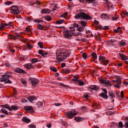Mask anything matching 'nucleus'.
Returning <instances> with one entry per match:
<instances>
[{"instance_id": "f257e3e1", "label": "nucleus", "mask_w": 128, "mask_h": 128, "mask_svg": "<svg viewBox=\"0 0 128 128\" xmlns=\"http://www.w3.org/2000/svg\"><path fill=\"white\" fill-rule=\"evenodd\" d=\"M74 18H76L77 20L80 18V20H92V17L84 12H80L75 16Z\"/></svg>"}, {"instance_id": "f03ea898", "label": "nucleus", "mask_w": 128, "mask_h": 128, "mask_svg": "<svg viewBox=\"0 0 128 128\" xmlns=\"http://www.w3.org/2000/svg\"><path fill=\"white\" fill-rule=\"evenodd\" d=\"M70 53H66L62 52H57L56 53V58L59 62H62L64 60L70 56Z\"/></svg>"}, {"instance_id": "7ed1b4c3", "label": "nucleus", "mask_w": 128, "mask_h": 128, "mask_svg": "<svg viewBox=\"0 0 128 128\" xmlns=\"http://www.w3.org/2000/svg\"><path fill=\"white\" fill-rule=\"evenodd\" d=\"M12 76L8 74H5L2 76V78H0V82H5L4 84H12V80H8V78Z\"/></svg>"}, {"instance_id": "20e7f679", "label": "nucleus", "mask_w": 128, "mask_h": 128, "mask_svg": "<svg viewBox=\"0 0 128 128\" xmlns=\"http://www.w3.org/2000/svg\"><path fill=\"white\" fill-rule=\"evenodd\" d=\"M65 115L68 118H72L74 116H76V112L74 110H72V111L67 112L65 114Z\"/></svg>"}, {"instance_id": "39448f33", "label": "nucleus", "mask_w": 128, "mask_h": 128, "mask_svg": "<svg viewBox=\"0 0 128 128\" xmlns=\"http://www.w3.org/2000/svg\"><path fill=\"white\" fill-rule=\"evenodd\" d=\"M10 10H11L10 13L12 14H20V10L16 6H12L10 7Z\"/></svg>"}, {"instance_id": "423d86ee", "label": "nucleus", "mask_w": 128, "mask_h": 128, "mask_svg": "<svg viewBox=\"0 0 128 128\" xmlns=\"http://www.w3.org/2000/svg\"><path fill=\"white\" fill-rule=\"evenodd\" d=\"M63 34L65 38H68V40H70L72 38V34L70 33V31L68 30H65L63 32Z\"/></svg>"}, {"instance_id": "0eeeda50", "label": "nucleus", "mask_w": 128, "mask_h": 128, "mask_svg": "<svg viewBox=\"0 0 128 128\" xmlns=\"http://www.w3.org/2000/svg\"><path fill=\"white\" fill-rule=\"evenodd\" d=\"M99 60L102 64H104V66H106L108 64V60H106V57L104 56H99Z\"/></svg>"}, {"instance_id": "6e6552de", "label": "nucleus", "mask_w": 128, "mask_h": 128, "mask_svg": "<svg viewBox=\"0 0 128 128\" xmlns=\"http://www.w3.org/2000/svg\"><path fill=\"white\" fill-rule=\"evenodd\" d=\"M30 82H31V83L32 84V86H36V84H38V80L36 78H29Z\"/></svg>"}, {"instance_id": "1a4fd4ad", "label": "nucleus", "mask_w": 128, "mask_h": 128, "mask_svg": "<svg viewBox=\"0 0 128 128\" xmlns=\"http://www.w3.org/2000/svg\"><path fill=\"white\" fill-rule=\"evenodd\" d=\"M24 110H26V112H30L31 113L34 112V108H32V106H25L24 107Z\"/></svg>"}, {"instance_id": "9d476101", "label": "nucleus", "mask_w": 128, "mask_h": 128, "mask_svg": "<svg viewBox=\"0 0 128 128\" xmlns=\"http://www.w3.org/2000/svg\"><path fill=\"white\" fill-rule=\"evenodd\" d=\"M28 100L30 102H32V104L33 102H36V100L37 98L34 96H30L28 98Z\"/></svg>"}, {"instance_id": "9b49d317", "label": "nucleus", "mask_w": 128, "mask_h": 128, "mask_svg": "<svg viewBox=\"0 0 128 128\" xmlns=\"http://www.w3.org/2000/svg\"><path fill=\"white\" fill-rule=\"evenodd\" d=\"M100 82L102 84H104L105 86H112V84L108 82V80H100Z\"/></svg>"}, {"instance_id": "f8f14e48", "label": "nucleus", "mask_w": 128, "mask_h": 128, "mask_svg": "<svg viewBox=\"0 0 128 128\" xmlns=\"http://www.w3.org/2000/svg\"><path fill=\"white\" fill-rule=\"evenodd\" d=\"M38 54H40L42 56H43V58H46V56H48V53L46 52V51H44V50H39Z\"/></svg>"}, {"instance_id": "ddd939ff", "label": "nucleus", "mask_w": 128, "mask_h": 128, "mask_svg": "<svg viewBox=\"0 0 128 128\" xmlns=\"http://www.w3.org/2000/svg\"><path fill=\"white\" fill-rule=\"evenodd\" d=\"M118 54L119 56L121 58L122 60H128V56H126V55L122 53H119Z\"/></svg>"}, {"instance_id": "4468645a", "label": "nucleus", "mask_w": 128, "mask_h": 128, "mask_svg": "<svg viewBox=\"0 0 128 128\" xmlns=\"http://www.w3.org/2000/svg\"><path fill=\"white\" fill-rule=\"evenodd\" d=\"M41 13L44 14H50V9L48 8H44L41 10Z\"/></svg>"}, {"instance_id": "2eb2a0df", "label": "nucleus", "mask_w": 128, "mask_h": 128, "mask_svg": "<svg viewBox=\"0 0 128 128\" xmlns=\"http://www.w3.org/2000/svg\"><path fill=\"white\" fill-rule=\"evenodd\" d=\"M24 68H28V70H30V68H34V66L32 63H28L24 65Z\"/></svg>"}, {"instance_id": "dca6fc26", "label": "nucleus", "mask_w": 128, "mask_h": 128, "mask_svg": "<svg viewBox=\"0 0 128 128\" xmlns=\"http://www.w3.org/2000/svg\"><path fill=\"white\" fill-rule=\"evenodd\" d=\"M100 96L102 98H104V100H108V94H105L104 92H102L100 94Z\"/></svg>"}, {"instance_id": "f3484780", "label": "nucleus", "mask_w": 128, "mask_h": 128, "mask_svg": "<svg viewBox=\"0 0 128 128\" xmlns=\"http://www.w3.org/2000/svg\"><path fill=\"white\" fill-rule=\"evenodd\" d=\"M16 72H18V74H26V71L20 68H16Z\"/></svg>"}, {"instance_id": "a211bd4d", "label": "nucleus", "mask_w": 128, "mask_h": 128, "mask_svg": "<svg viewBox=\"0 0 128 128\" xmlns=\"http://www.w3.org/2000/svg\"><path fill=\"white\" fill-rule=\"evenodd\" d=\"M72 26L70 27V28H72V30L74 32V28H77L80 26V24H76V23H74L72 25Z\"/></svg>"}, {"instance_id": "6ab92c4d", "label": "nucleus", "mask_w": 128, "mask_h": 128, "mask_svg": "<svg viewBox=\"0 0 128 128\" xmlns=\"http://www.w3.org/2000/svg\"><path fill=\"white\" fill-rule=\"evenodd\" d=\"M22 121L24 122H26V124H28L29 122H30V119L26 118V117H23L22 119Z\"/></svg>"}, {"instance_id": "aec40b11", "label": "nucleus", "mask_w": 128, "mask_h": 128, "mask_svg": "<svg viewBox=\"0 0 128 128\" xmlns=\"http://www.w3.org/2000/svg\"><path fill=\"white\" fill-rule=\"evenodd\" d=\"M82 4H84V1L86 0V2L88 4H90V2H95L96 0H79Z\"/></svg>"}, {"instance_id": "412c9836", "label": "nucleus", "mask_w": 128, "mask_h": 128, "mask_svg": "<svg viewBox=\"0 0 128 128\" xmlns=\"http://www.w3.org/2000/svg\"><path fill=\"white\" fill-rule=\"evenodd\" d=\"M2 106L3 108H6L7 110H12V107L10 106V105L8 104H3Z\"/></svg>"}, {"instance_id": "4be33fe9", "label": "nucleus", "mask_w": 128, "mask_h": 128, "mask_svg": "<svg viewBox=\"0 0 128 128\" xmlns=\"http://www.w3.org/2000/svg\"><path fill=\"white\" fill-rule=\"evenodd\" d=\"M74 120H76V122H80L84 120V118H82L80 116H76L74 118Z\"/></svg>"}, {"instance_id": "5701e85b", "label": "nucleus", "mask_w": 128, "mask_h": 128, "mask_svg": "<svg viewBox=\"0 0 128 128\" xmlns=\"http://www.w3.org/2000/svg\"><path fill=\"white\" fill-rule=\"evenodd\" d=\"M70 70L68 68H64L62 71V74H70Z\"/></svg>"}, {"instance_id": "b1692460", "label": "nucleus", "mask_w": 128, "mask_h": 128, "mask_svg": "<svg viewBox=\"0 0 128 128\" xmlns=\"http://www.w3.org/2000/svg\"><path fill=\"white\" fill-rule=\"evenodd\" d=\"M68 12H65L64 14H63L62 15L60 16V17L64 18H66V20H68V19H70V17L66 16H68Z\"/></svg>"}, {"instance_id": "393cba45", "label": "nucleus", "mask_w": 128, "mask_h": 128, "mask_svg": "<svg viewBox=\"0 0 128 128\" xmlns=\"http://www.w3.org/2000/svg\"><path fill=\"white\" fill-rule=\"evenodd\" d=\"M80 24H81V26H83L84 28H86V24H88V22H86V21L82 20L80 22Z\"/></svg>"}, {"instance_id": "a878e982", "label": "nucleus", "mask_w": 128, "mask_h": 128, "mask_svg": "<svg viewBox=\"0 0 128 128\" xmlns=\"http://www.w3.org/2000/svg\"><path fill=\"white\" fill-rule=\"evenodd\" d=\"M89 88L92 90H98V87L96 85H93L92 87H90Z\"/></svg>"}, {"instance_id": "bb28decb", "label": "nucleus", "mask_w": 128, "mask_h": 128, "mask_svg": "<svg viewBox=\"0 0 128 128\" xmlns=\"http://www.w3.org/2000/svg\"><path fill=\"white\" fill-rule=\"evenodd\" d=\"M100 16L102 18H104L105 20H108V14H102Z\"/></svg>"}, {"instance_id": "cd10ccee", "label": "nucleus", "mask_w": 128, "mask_h": 128, "mask_svg": "<svg viewBox=\"0 0 128 128\" xmlns=\"http://www.w3.org/2000/svg\"><path fill=\"white\" fill-rule=\"evenodd\" d=\"M77 30L78 32H84V27H83L82 26H80V25H79L78 27L77 28Z\"/></svg>"}, {"instance_id": "c85d7f7f", "label": "nucleus", "mask_w": 128, "mask_h": 128, "mask_svg": "<svg viewBox=\"0 0 128 128\" xmlns=\"http://www.w3.org/2000/svg\"><path fill=\"white\" fill-rule=\"evenodd\" d=\"M64 20H56V24H64Z\"/></svg>"}, {"instance_id": "c756f323", "label": "nucleus", "mask_w": 128, "mask_h": 128, "mask_svg": "<svg viewBox=\"0 0 128 128\" xmlns=\"http://www.w3.org/2000/svg\"><path fill=\"white\" fill-rule=\"evenodd\" d=\"M18 110V107L14 106V105H13L11 107V110H10V112H12V110Z\"/></svg>"}, {"instance_id": "7c9ffc66", "label": "nucleus", "mask_w": 128, "mask_h": 128, "mask_svg": "<svg viewBox=\"0 0 128 128\" xmlns=\"http://www.w3.org/2000/svg\"><path fill=\"white\" fill-rule=\"evenodd\" d=\"M0 112H2L3 114H7L8 116V110L6 109L2 108L0 111Z\"/></svg>"}, {"instance_id": "2f4dec72", "label": "nucleus", "mask_w": 128, "mask_h": 128, "mask_svg": "<svg viewBox=\"0 0 128 128\" xmlns=\"http://www.w3.org/2000/svg\"><path fill=\"white\" fill-rule=\"evenodd\" d=\"M32 64H34L38 62V60L36 58H33L31 59Z\"/></svg>"}, {"instance_id": "473e14b6", "label": "nucleus", "mask_w": 128, "mask_h": 128, "mask_svg": "<svg viewBox=\"0 0 128 128\" xmlns=\"http://www.w3.org/2000/svg\"><path fill=\"white\" fill-rule=\"evenodd\" d=\"M92 57L94 60L98 58V56H96V54L95 52H92Z\"/></svg>"}, {"instance_id": "72a5a7b5", "label": "nucleus", "mask_w": 128, "mask_h": 128, "mask_svg": "<svg viewBox=\"0 0 128 128\" xmlns=\"http://www.w3.org/2000/svg\"><path fill=\"white\" fill-rule=\"evenodd\" d=\"M38 30H44V26H42V25L41 24H38Z\"/></svg>"}, {"instance_id": "f704fd0d", "label": "nucleus", "mask_w": 128, "mask_h": 128, "mask_svg": "<svg viewBox=\"0 0 128 128\" xmlns=\"http://www.w3.org/2000/svg\"><path fill=\"white\" fill-rule=\"evenodd\" d=\"M34 22H38V24H40V22H44V20H40V19H38V18L34 19Z\"/></svg>"}, {"instance_id": "c9c22d12", "label": "nucleus", "mask_w": 128, "mask_h": 128, "mask_svg": "<svg viewBox=\"0 0 128 128\" xmlns=\"http://www.w3.org/2000/svg\"><path fill=\"white\" fill-rule=\"evenodd\" d=\"M6 26V23L5 24L1 23V24H0V30H4V28Z\"/></svg>"}, {"instance_id": "e433bc0d", "label": "nucleus", "mask_w": 128, "mask_h": 128, "mask_svg": "<svg viewBox=\"0 0 128 128\" xmlns=\"http://www.w3.org/2000/svg\"><path fill=\"white\" fill-rule=\"evenodd\" d=\"M37 108H40L42 106V102L38 101L36 104Z\"/></svg>"}, {"instance_id": "4c0bfd02", "label": "nucleus", "mask_w": 128, "mask_h": 128, "mask_svg": "<svg viewBox=\"0 0 128 128\" xmlns=\"http://www.w3.org/2000/svg\"><path fill=\"white\" fill-rule=\"evenodd\" d=\"M45 20H47L48 22H50L52 18H50V16H45L44 17Z\"/></svg>"}, {"instance_id": "58836bf2", "label": "nucleus", "mask_w": 128, "mask_h": 128, "mask_svg": "<svg viewBox=\"0 0 128 128\" xmlns=\"http://www.w3.org/2000/svg\"><path fill=\"white\" fill-rule=\"evenodd\" d=\"M16 18L18 22H22V20H24V18L20 16H16Z\"/></svg>"}, {"instance_id": "ea45409f", "label": "nucleus", "mask_w": 128, "mask_h": 128, "mask_svg": "<svg viewBox=\"0 0 128 128\" xmlns=\"http://www.w3.org/2000/svg\"><path fill=\"white\" fill-rule=\"evenodd\" d=\"M14 2L10 1H7L5 2L4 4L5 6H10V4H13Z\"/></svg>"}, {"instance_id": "a19ab883", "label": "nucleus", "mask_w": 128, "mask_h": 128, "mask_svg": "<svg viewBox=\"0 0 128 128\" xmlns=\"http://www.w3.org/2000/svg\"><path fill=\"white\" fill-rule=\"evenodd\" d=\"M125 119H126V121H125L124 126L125 128H128V117H126Z\"/></svg>"}, {"instance_id": "79ce46f5", "label": "nucleus", "mask_w": 128, "mask_h": 128, "mask_svg": "<svg viewBox=\"0 0 128 128\" xmlns=\"http://www.w3.org/2000/svg\"><path fill=\"white\" fill-rule=\"evenodd\" d=\"M119 44H120V46H126V42H124V40H122L119 42Z\"/></svg>"}, {"instance_id": "37998d69", "label": "nucleus", "mask_w": 128, "mask_h": 128, "mask_svg": "<svg viewBox=\"0 0 128 128\" xmlns=\"http://www.w3.org/2000/svg\"><path fill=\"white\" fill-rule=\"evenodd\" d=\"M8 38H10V40H15L16 36H14L10 34H8Z\"/></svg>"}, {"instance_id": "c03bdc74", "label": "nucleus", "mask_w": 128, "mask_h": 128, "mask_svg": "<svg viewBox=\"0 0 128 128\" xmlns=\"http://www.w3.org/2000/svg\"><path fill=\"white\" fill-rule=\"evenodd\" d=\"M108 28H110L108 27V26H104L103 28H102V26H101L100 28V30H108Z\"/></svg>"}, {"instance_id": "a18cd8bd", "label": "nucleus", "mask_w": 128, "mask_h": 128, "mask_svg": "<svg viewBox=\"0 0 128 128\" xmlns=\"http://www.w3.org/2000/svg\"><path fill=\"white\" fill-rule=\"evenodd\" d=\"M40 48H44V44L42 42H39L38 44Z\"/></svg>"}, {"instance_id": "49530a36", "label": "nucleus", "mask_w": 128, "mask_h": 128, "mask_svg": "<svg viewBox=\"0 0 128 128\" xmlns=\"http://www.w3.org/2000/svg\"><path fill=\"white\" fill-rule=\"evenodd\" d=\"M78 83L79 84L80 86H84V83L82 80H78Z\"/></svg>"}, {"instance_id": "de8ad7c7", "label": "nucleus", "mask_w": 128, "mask_h": 128, "mask_svg": "<svg viewBox=\"0 0 128 128\" xmlns=\"http://www.w3.org/2000/svg\"><path fill=\"white\" fill-rule=\"evenodd\" d=\"M115 82L118 85V84H122V80L120 79H118V80H116Z\"/></svg>"}, {"instance_id": "09e8293b", "label": "nucleus", "mask_w": 128, "mask_h": 128, "mask_svg": "<svg viewBox=\"0 0 128 128\" xmlns=\"http://www.w3.org/2000/svg\"><path fill=\"white\" fill-rule=\"evenodd\" d=\"M82 56L84 60H86V58H88V56H86V52H84L82 54Z\"/></svg>"}, {"instance_id": "8fccbe9b", "label": "nucleus", "mask_w": 128, "mask_h": 128, "mask_svg": "<svg viewBox=\"0 0 128 128\" xmlns=\"http://www.w3.org/2000/svg\"><path fill=\"white\" fill-rule=\"evenodd\" d=\"M51 70H52V72H58V70L56 69V67L52 66L50 68Z\"/></svg>"}, {"instance_id": "3c124183", "label": "nucleus", "mask_w": 128, "mask_h": 128, "mask_svg": "<svg viewBox=\"0 0 128 128\" xmlns=\"http://www.w3.org/2000/svg\"><path fill=\"white\" fill-rule=\"evenodd\" d=\"M84 96L85 98H90V96H88V93H84Z\"/></svg>"}, {"instance_id": "603ef678", "label": "nucleus", "mask_w": 128, "mask_h": 128, "mask_svg": "<svg viewBox=\"0 0 128 128\" xmlns=\"http://www.w3.org/2000/svg\"><path fill=\"white\" fill-rule=\"evenodd\" d=\"M20 82H22V84H26V80H24V78H21L20 79Z\"/></svg>"}, {"instance_id": "864d4df0", "label": "nucleus", "mask_w": 128, "mask_h": 128, "mask_svg": "<svg viewBox=\"0 0 128 128\" xmlns=\"http://www.w3.org/2000/svg\"><path fill=\"white\" fill-rule=\"evenodd\" d=\"M109 96H111V98H115L116 96H114V94L112 93V92H109Z\"/></svg>"}, {"instance_id": "5fc2aeb1", "label": "nucleus", "mask_w": 128, "mask_h": 128, "mask_svg": "<svg viewBox=\"0 0 128 128\" xmlns=\"http://www.w3.org/2000/svg\"><path fill=\"white\" fill-rule=\"evenodd\" d=\"M8 50L10 52H12L13 54L16 52V50H14L13 48H10L8 49Z\"/></svg>"}, {"instance_id": "6e6d98bb", "label": "nucleus", "mask_w": 128, "mask_h": 128, "mask_svg": "<svg viewBox=\"0 0 128 128\" xmlns=\"http://www.w3.org/2000/svg\"><path fill=\"white\" fill-rule=\"evenodd\" d=\"M28 128H36V125L34 124H30L28 126Z\"/></svg>"}, {"instance_id": "4d7b16f0", "label": "nucleus", "mask_w": 128, "mask_h": 128, "mask_svg": "<svg viewBox=\"0 0 128 128\" xmlns=\"http://www.w3.org/2000/svg\"><path fill=\"white\" fill-rule=\"evenodd\" d=\"M119 126L120 128H124V124H122V122H118Z\"/></svg>"}, {"instance_id": "13d9d810", "label": "nucleus", "mask_w": 128, "mask_h": 128, "mask_svg": "<svg viewBox=\"0 0 128 128\" xmlns=\"http://www.w3.org/2000/svg\"><path fill=\"white\" fill-rule=\"evenodd\" d=\"M12 22H10L8 24L6 23V26H12Z\"/></svg>"}, {"instance_id": "bf43d9fd", "label": "nucleus", "mask_w": 128, "mask_h": 128, "mask_svg": "<svg viewBox=\"0 0 128 128\" xmlns=\"http://www.w3.org/2000/svg\"><path fill=\"white\" fill-rule=\"evenodd\" d=\"M74 36H82V32H78L76 34H74Z\"/></svg>"}, {"instance_id": "052dcab7", "label": "nucleus", "mask_w": 128, "mask_h": 128, "mask_svg": "<svg viewBox=\"0 0 128 128\" xmlns=\"http://www.w3.org/2000/svg\"><path fill=\"white\" fill-rule=\"evenodd\" d=\"M118 17H114V16H113L112 18V20H118Z\"/></svg>"}, {"instance_id": "680f3d73", "label": "nucleus", "mask_w": 128, "mask_h": 128, "mask_svg": "<svg viewBox=\"0 0 128 128\" xmlns=\"http://www.w3.org/2000/svg\"><path fill=\"white\" fill-rule=\"evenodd\" d=\"M26 20L27 22H32V18L30 17H28Z\"/></svg>"}, {"instance_id": "e2e57ef3", "label": "nucleus", "mask_w": 128, "mask_h": 128, "mask_svg": "<svg viewBox=\"0 0 128 128\" xmlns=\"http://www.w3.org/2000/svg\"><path fill=\"white\" fill-rule=\"evenodd\" d=\"M102 92H104V94H108V91L106 88H102Z\"/></svg>"}, {"instance_id": "0e129e2a", "label": "nucleus", "mask_w": 128, "mask_h": 128, "mask_svg": "<svg viewBox=\"0 0 128 128\" xmlns=\"http://www.w3.org/2000/svg\"><path fill=\"white\" fill-rule=\"evenodd\" d=\"M46 126H47V128H52V124L50 123H48V124H47Z\"/></svg>"}, {"instance_id": "69168bd1", "label": "nucleus", "mask_w": 128, "mask_h": 128, "mask_svg": "<svg viewBox=\"0 0 128 128\" xmlns=\"http://www.w3.org/2000/svg\"><path fill=\"white\" fill-rule=\"evenodd\" d=\"M26 46H27L28 48V50H30V48H32V45L30 44H26Z\"/></svg>"}, {"instance_id": "338daca9", "label": "nucleus", "mask_w": 128, "mask_h": 128, "mask_svg": "<svg viewBox=\"0 0 128 128\" xmlns=\"http://www.w3.org/2000/svg\"><path fill=\"white\" fill-rule=\"evenodd\" d=\"M35 4H38V6H40V1L36 0Z\"/></svg>"}, {"instance_id": "774afa93", "label": "nucleus", "mask_w": 128, "mask_h": 128, "mask_svg": "<svg viewBox=\"0 0 128 128\" xmlns=\"http://www.w3.org/2000/svg\"><path fill=\"white\" fill-rule=\"evenodd\" d=\"M120 96L122 98H124V91H121L120 92Z\"/></svg>"}]
</instances>
